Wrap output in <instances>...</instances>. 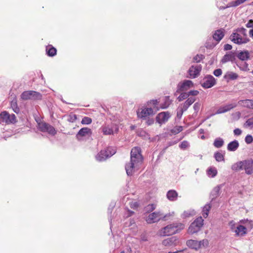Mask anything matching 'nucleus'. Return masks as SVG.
<instances>
[{
	"mask_svg": "<svg viewBox=\"0 0 253 253\" xmlns=\"http://www.w3.org/2000/svg\"><path fill=\"white\" fill-rule=\"evenodd\" d=\"M233 57L234 56L232 54H227L223 56L221 61L222 63H224L230 61H232Z\"/></svg>",
	"mask_w": 253,
	"mask_h": 253,
	"instance_id": "f704fd0d",
	"label": "nucleus"
},
{
	"mask_svg": "<svg viewBox=\"0 0 253 253\" xmlns=\"http://www.w3.org/2000/svg\"><path fill=\"white\" fill-rule=\"evenodd\" d=\"M184 227V225L182 223H173L162 228L158 231V234L162 237L170 236L179 232Z\"/></svg>",
	"mask_w": 253,
	"mask_h": 253,
	"instance_id": "f03ea898",
	"label": "nucleus"
},
{
	"mask_svg": "<svg viewBox=\"0 0 253 253\" xmlns=\"http://www.w3.org/2000/svg\"><path fill=\"white\" fill-rule=\"evenodd\" d=\"M42 97V95L40 93L33 90L25 91L21 95V99L24 100H40Z\"/></svg>",
	"mask_w": 253,
	"mask_h": 253,
	"instance_id": "20e7f679",
	"label": "nucleus"
},
{
	"mask_svg": "<svg viewBox=\"0 0 253 253\" xmlns=\"http://www.w3.org/2000/svg\"><path fill=\"white\" fill-rule=\"evenodd\" d=\"M233 133L235 135L239 136L242 134V131L241 129L237 128L234 130Z\"/></svg>",
	"mask_w": 253,
	"mask_h": 253,
	"instance_id": "603ef678",
	"label": "nucleus"
},
{
	"mask_svg": "<svg viewBox=\"0 0 253 253\" xmlns=\"http://www.w3.org/2000/svg\"><path fill=\"white\" fill-rule=\"evenodd\" d=\"M188 146H189L188 142L186 141H183V142H181V143L179 145V147L180 148H181L182 149H185L187 148L188 147Z\"/></svg>",
	"mask_w": 253,
	"mask_h": 253,
	"instance_id": "49530a36",
	"label": "nucleus"
},
{
	"mask_svg": "<svg viewBox=\"0 0 253 253\" xmlns=\"http://www.w3.org/2000/svg\"><path fill=\"white\" fill-rule=\"evenodd\" d=\"M220 190V186H217L213 188V189L211 192V195L212 197V199H214L219 196Z\"/></svg>",
	"mask_w": 253,
	"mask_h": 253,
	"instance_id": "72a5a7b5",
	"label": "nucleus"
},
{
	"mask_svg": "<svg viewBox=\"0 0 253 253\" xmlns=\"http://www.w3.org/2000/svg\"><path fill=\"white\" fill-rule=\"evenodd\" d=\"M250 54L248 51L239 52L237 54V57L242 61H245L249 58Z\"/></svg>",
	"mask_w": 253,
	"mask_h": 253,
	"instance_id": "a878e982",
	"label": "nucleus"
},
{
	"mask_svg": "<svg viewBox=\"0 0 253 253\" xmlns=\"http://www.w3.org/2000/svg\"><path fill=\"white\" fill-rule=\"evenodd\" d=\"M215 84V80L212 76L209 75L205 77L202 83V86L205 88L213 86Z\"/></svg>",
	"mask_w": 253,
	"mask_h": 253,
	"instance_id": "9d476101",
	"label": "nucleus"
},
{
	"mask_svg": "<svg viewBox=\"0 0 253 253\" xmlns=\"http://www.w3.org/2000/svg\"><path fill=\"white\" fill-rule=\"evenodd\" d=\"M193 83L190 80H185L178 84V90L180 91H186L193 86Z\"/></svg>",
	"mask_w": 253,
	"mask_h": 253,
	"instance_id": "f8f14e48",
	"label": "nucleus"
},
{
	"mask_svg": "<svg viewBox=\"0 0 253 253\" xmlns=\"http://www.w3.org/2000/svg\"><path fill=\"white\" fill-rule=\"evenodd\" d=\"M224 141L223 139L221 137H218L216 138L213 142V146L217 148H219L222 147V146L224 145Z\"/></svg>",
	"mask_w": 253,
	"mask_h": 253,
	"instance_id": "c756f323",
	"label": "nucleus"
},
{
	"mask_svg": "<svg viewBox=\"0 0 253 253\" xmlns=\"http://www.w3.org/2000/svg\"><path fill=\"white\" fill-rule=\"evenodd\" d=\"M237 104L235 103L227 104L223 106L226 112L230 111L232 109L236 107Z\"/></svg>",
	"mask_w": 253,
	"mask_h": 253,
	"instance_id": "58836bf2",
	"label": "nucleus"
},
{
	"mask_svg": "<svg viewBox=\"0 0 253 253\" xmlns=\"http://www.w3.org/2000/svg\"><path fill=\"white\" fill-rule=\"evenodd\" d=\"M202 59V55H197L194 58V60L196 62H199Z\"/></svg>",
	"mask_w": 253,
	"mask_h": 253,
	"instance_id": "13d9d810",
	"label": "nucleus"
},
{
	"mask_svg": "<svg viewBox=\"0 0 253 253\" xmlns=\"http://www.w3.org/2000/svg\"><path fill=\"white\" fill-rule=\"evenodd\" d=\"M77 119V116L75 114H71L69 116L68 121L70 122H74Z\"/></svg>",
	"mask_w": 253,
	"mask_h": 253,
	"instance_id": "3c124183",
	"label": "nucleus"
},
{
	"mask_svg": "<svg viewBox=\"0 0 253 253\" xmlns=\"http://www.w3.org/2000/svg\"><path fill=\"white\" fill-rule=\"evenodd\" d=\"M239 105L250 109H253V100L251 99H246L240 100L238 102Z\"/></svg>",
	"mask_w": 253,
	"mask_h": 253,
	"instance_id": "6ab92c4d",
	"label": "nucleus"
},
{
	"mask_svg": "<svg viewBox=\"0 0 253 253\" xmlns=\"http://www.w3.org/2000/svg\"><path fill=\"white\" fill-rule=\"evenodd\" d=\"M204 219L201 216L196 218L190 225L188 229V233L193 234L199 232L202 227Z\"/></svg>",
	"mask_w": 253,
	"mask_h": 253,
	"instance_id": "7ed1b4c3",
	"label": "nucleus"
},
{
	"mask_svg": "<svg viewBox=\"0 0 253 253\" xmlns=\"http://www.w3.org/2000/svg\"><path fill=\"white\" fill-rule=\"evenodd\" d=\"M224 36V33L222 30H216L213 35V38L217 42L220 41Z\"/></svg>",
	"mask_w": 253,
	"mask_h": 253,
	"instance_id": "bb28decb",
	"label": "nucleus"
},
{
	"mask_svg": "<svg viewBox=\"0 0 253 253\" xmlns=\"http://www.w3.org/2000/svg\"><path fill=\"white\" fill-rule=\"evenodd\" d=\"M245 141L247 144H251L253 142V137L250 134H248L245 137Z\"/></svg>",
	"mask_w": 253,
	"mask_h": 253,
	"instance_id": "79ce46f5",
	"label": "nucleus"
},
{
	"mask_svg": "<svg viewBox=\"0 0 253 253\" xmlns=\"http://www.w3.org/2000/svg\"><path fill=\"white\" fill-rule=\"evenodd\" d=\"M247 222H249L251 224V225L253 226L252 221H249L248 219H247V220H242L240 221V222L242 223H243V224H245Z\"/></svg>",
	"mask_w": 253,
	"mask_h": 253,
	"instance_id": "338daca9",
	"label": "nucleus"
},
{
	"mask_svg": "<svg viewBox=\"0 0 253 253\" xmlns=\"http://www.w3.org/2000/svg\"><path fill=\"white\" fill-rule=\"evenodd\" d=\"M237 236H244L247 233V228L243 225H239L235 230Z\"/></svg>",
	"mask_w": 253,
	"mask_h": 253,
	"instance_id": "393cba45",
	"label": "nucleus"
},
{
	"mask_svg": "<svg viewBox=\"0 0 253 253\" xmlns=\"http://www.w3.org/2000/svg\"><path fill=\"white\" fill-rule=\"evenodd\" d=\"M170 117V113L169 112H161L157 116V122L160 124L165 123L168 121Z\"/></svg>",
	"mask_w": 253,
	"mask_h": 253,
	"instance_id": "4468645a",
	"label": "nucleus"
},
{
	"mask_svg": "<svg viewBox=\"0 0 253 253\" xmlns=\"http://www.w3.org/2000/svg\"><path fill=\"white\" fill-rule=\"evenodd\" d=\"M46 51L48 55L49 56H53L56 54V48L51 45L46 46Z\"/></svg>",
	"mask_w": 253,
	"mask_h": 253,
	"instance_id": "7c9ffc66",
	"label": "nucleus"
},
{
	"mask_svg": "<svg viewBox=\"0 0 253 253\" xmlns=\"http://www.w3.org/2000/svg\"><path fill=\"white\" fill-rule=\"evenodd\" d=\"M178 244V239L174 236L167 238L162 242V244L165 246L172 247L175 246Z\"/></svg>",
	"mask_w": 253,
	"mask_h": 253,
	"instance_id": "2eb2a0df",
	"label": "nucleus"
},
{
	"mask_svg": "<svg viewBox=\"0 0 253 253\" xmlns=\"http://www.w3.org/2000/svg\"><path fill=\"white\" fill-rule=\"evenodd\" d=\"M16 122V116L14 114L10 115L6 111L2 112L0 114V124H14Z\"/></svg>",
	"mask_w": 253,
	"mask_h": 253,
	"instance_id": "39448f33",
	"label": "nucleus"
},
{
	"mask_svg": "<svg viewBox=\"0 0 253 253\" xmlns=\"http://www.w3.org/2000/svg\"><path fill=\"white\" fill-rule=\"evenodd\" d=\"M198 244V241L194 240H189L186 242V245L188 247L196 251L199 249Z\"/></svg>",
	"mask_w": 253,
	"mask_h": 253,
	"instance_id": "4be33fe9",
	"label": "nucleus"
},
{
	"mask_svg": "<svg viewBox=\"0 0 253 253\" xmlns=\"http://www.w3.org/2000/svg\"><path fill=\"white\" fill-rule=\"evenodd\" d=\"M92 134V131L90 128L88 127H83L81 128L77 134V137L79 136H90Z\"/></svg>",
	"mask_w": 253,
	"mask_h": 253,
	"instance_id": "a211bd4d",
	"label": "nucleus"
},
{
	"mask_svg": "<svg viewBox=\"0 0 253 253\" xmlns=\"http://www.w3.org/2000/svg\"><path fill=\"white\" fill-rule=\"evenodd\" d=\"M38 127L40 131L47 132L51 135H54L56 133L55 128L52 126L45 122L39 123Z\"/></svg>",
	"mask_w": 253,
	"mask_h": 253,
	"instance_id": "0eeeda50",
	"label": "nucleus"
},
{
	"mask_svg": "<svg viewBox=\"0 0 253 253\" xmlns=\"http://www.w3.org/2000/svg\"><path fill=\"white\" fill-rule=\"evenodd\" d=\"M224 107L223 106H222V107H220L216 111V112L215 113L216 114H222V113H225L226 111L225 110V109H224Z\"/></svg>",
	"mask_w": 253,
	"mask_h": 253,
	"instance_id": "4d7b16f0",
	"label": "nucleus"
},
{
	"mask_svg": "<svg viewBox=\"0 0 253 253\" xmlns=\"http://www.w3.org/2000/svg\"><path fill=\"white\" fill-rule=\"evenodd\" d=\"M154 120L153 119H149L146 121V123L148 126H150L153 124Z\"/></svg>",
	"mask_w": 253,
	"mask_h": 253,
	"instance_id": "0e129e2a",
	"label": "nucleus"
},
{
	"mask_svg": "<svg viewBox=\"0 0 253 253\" xmlns=\"http://www.w3.org/2000/svg\"><path fill=\"white\" fill-rule=\"evenodd\" d=\"M243 126L245 128L252 129L253 128V117L248 119Z\"/></svg>",
	"mask_w": 253,
	"mask_h": 253,
	"instance_id": "2f4dec72",
	"label": "nucleus"
},
{
	"mask_svg": "<svg viewBox=\"0 0 253 253\" xmlns=\"http://www.w3.org/2000/svg\"><path fill=\"white\" fill-rule=\"evenodd\" d=\"M199 92L198 90H191L187 92L188 97L190 95L192 96H197L199 94Z\"/></svg>",
	"mask_w": 253,
	"mask_h": 253,
	"instance_id": "8fccbe9b",
	"label": "nucleus"
},
{
	"mask_svg": "<svg viewBox=\"0 0 253 253\" xmlns=\"http://www.w3.org/2000/svg\"><path fill=\"white\" fill-rule=\"evenodd\" d=\"M140 240L145 242L148 240V236L145 233L142 234L140 236Z\"/></svg>",
	"mask_w": 253,
	"mask_h": 253,
	"instance_id": "6e6d98bb",
	"label": "nucleus"
},
{
	"mask_svg": "<svg viewBox=\"0 0 253 253\" xmlns=\"http://www.w3.org/2000/svg\"><path fill=\"white\" fill-rule=\"evenodd\" d=\"M158 103V101H157V100H153L149 102V103L152 104L154 106L157 105Z\"/></svg>",
	"mask_w": 253,
	"mask_h": 253,
	"instance_id": "e2e57ef3",
	"label": "nucleus"
},
{
	"mask_svg": "<svg viewBox=\"0 0 253 253\" xmlns=\"http://www.w3.org/2000/svg\"><path fill=\"white\" fill-rule=\"evenodd\" d=\"M192 215V214L190 211H184L183 213V216L184 217H189Z\"/></svg>",
	"mask_w": 253,
	"mask_h": 253,
	"instance_id": "680f3d73",
	"label": "nucleus"
},
{
	"mask_svg": "<svg viewBox=\"0 0 253 253\" xmlns=\"http://www.w3.org/2000/svg\"><path fill=\"white\" fill-rule=\"evenodd\" d=\"M178 194L174 190H169L167 194L168 199L171 201H174L177 199Z\"/></svg>",
	"mask_w": 253,
	"mask_h": 253,
	"instance_id": "5701e85b",
	"label": "nucleus"
},
{
	"mask_svg": "<svg viewBox=\"0 0 253 253\" xmlns=\"http://www.w3.org/2000/svg\"><path fill=\"white\" fill-rule=\"evenodd\" d=\"M230 39L234 43L237 44L246 43L249 41V40L246 38H242L241 35L237 33H233L230 36Z\"/></svg>",
	"mask_w": 253,
	"mask_h": 253,
	"instance_id": "ddd939ff",
	"label": "nucleus"
},
{
	"mask_svg": "<svg viewBox=\"0 0 253 253\" xmlns=\"http://www.w3.org/2000/svg\"><path fill=\"white\" fill-rule=\"evenodd\" d=\"M163 214L159 211H155L150 213L146 218V221L148 224L157 222L160 220Z\"/></svg>",
	"mask_w": 253,
	"mask_h": 253,
	"instance_id": "6e6552de",
	"label": "nucleus"
},
{
	"mask_svg": "<svg viewBox=\"0 0 253 253\" xmlns=\"http://www.w3.org/2000/svg\"><path fill=\"white\" fill-rule=\"evenodd\" d=\"M244 169L248 174L253 173V160L244 161Z\"/></svg>",
	"mask_w": 253,
	"mask_h": 253,
	"instance_id": "f3484780",
	"label": "nucleus"
},
{
	"mask_svg": "<svg viewBox=\"0 0 253 253\" xmlns=\"http://www.w3.org/2000/svg\"><path fill=\"white\" fill-rule=\"evenodd\" d=\"M201 104L199 102H196L194 104L193 108L195 112H198L200 108Z\"/></svg>",
	"mask_w": 253,
	"mask_h": 253,
	"instance_id": "09e8293b",
	"label": "nucleus"
},
{
	"mask_svg": "<svg viewBox=\"0 0 253 253\" xmlns=\"http://www.w3.org/2000/svg\"><path fill=\"white\" fill-rule=\"evenodd\" d=\"M154 114L153 110L151 108H141L137 112L138 117L143 119Z\"/></svg>",
	"mask_w": 253,
	"mask_h": 253,
	"instance_id": "1a4fd4ad",
	"label": "nucleus"
},
{
	"mask_svg": "<svg viewBox=\"0 0 253 253\" xmlns=\"http://www.w3.org/2000/svg\"><path fill=\"white\" fill-rule=\"evenodd\" d=\"M184 111H185L183 110L182 108L180 107V106H179L178 108V110H177V117L180 118L182 117V114Z\"/></svg>",
	"mask_w": 253,
	"mask_h": 253,
	"instance_id": "de8ad7c7",
	"label": "nucleus"
},
{
	"mask_svg": "<svg viewBox=\"0 0 253 253\" xmlns=\"http://www.w3.org/2000/svg\"><path fill=\"white\" fill-rule=\"evenodd\" d=\"M183 128L181 126H176L172 129V132L174 133H178L182 131Z\"/></svg>",
	"mask_w": 253,
	"mask_h": 253,
	"instance_id": "37998d69",
	"label": "nucleus"
},
{
	"mask_svg": "<svg viewBox=\"0 0 253 253\" xmlns=\"http://www.w3.org/2000/svg\"><path fill=\"white\" fill-rule=\"evenodd\" d=\"M143 162V157L141 154L140 148L135 147L131 149L130 159L126 163L125 169L127 175H132L137 170Z\"/></svg>",
	"mask_w": 253,
	"mask_h": 253,
	"instance_id": "f257e3e1",
	"label": "nucleus"
},
{
	"mask_svg": "<svg viewBox=\"0 0 253 253\" xmlns=\"http://www.w3.org/2000/svg\"><path fill=\"white\" fill-rule=\"evenodd\" d=\"M92 122V120L90 118L88 117H84L82 120V124L84 125H89Z\"/></svg>",
	"mask_w": 253,
	"mask_h": 253,
	"instance_id": "a19ab883",
	"label": "nucleus"
},
{
	"mask_svg": "<svg viewBox=\"0 0 253 253\" xmlns=\"http://www.w3.org/2000/svg\"><path fill=\"white\" fill-rule=\"evenodd\" d=\"M171 102L169 100V97H166L165 103L161 106V108L162 109H166L167 108L169 105H170Z\"/></svg>",
	"mask_w": 253,
	"mask_h": 253,
	"instance_id": "ea45409f",
	"label": "nucleus"
},
{
	"mask_svg": "<svg viewBox=\"0 0 253 253\" xmlns=\"http://www.w3.org/2000/svg\"><path fill=\"white\" fill-rule=\"evenodd\" d=\"M116 153L115 150L111 147L107 148L106 150H101L96 156L97 161L101 162L105 161L108 158L113 155Z\"/></svg>",
	"mask_w": 253,
	"mask_h": 253,
	"instance_id": "423d86ee",
	"label": "nucleus"
},
{
	"mask_svg": "<svg viewBox=\"0 0 253 253\" xmlns=\"http://www.w3.org/2000/svg\"><path fill=\"white\" fill-rule=\"evenodd\" d=\"M222 74V70L220 69H217L214 71L213 74L216 77L220 76Z\"/></svg>",
	"mask_w": 253,
	"mask_h": 253,
	"instance_id": "864d4df0",
	"label": "nucleus"
},
{
	"mask_svg": "<svg viewBox=\"0 0 253 253\" xmlns=\"http://www.w3.org/2000/svg\"><path fill=\"white\" fill-rule=\"evenodd\" d=\"M238 66L240 67V68L242 70L247 71V70H249L248 64L246 62L243 63L242 66H239V65H238Z\"/></svg>",
	"mask_w": 253,
	"mask_h": 253,
	"instance_id": "5fc2aeb1",
	"label": "nucleus"
},
{
	"mask_svg": "<svg viewBox=\"0 0 253 253\" xmlns=\"http://www.w3.org/2000/svg\"><path fill=\"white\" fill-rule=\"evenodd\" d=\"M214 158L216 161L221 162L224 161V155L220 152H216L214 155Z\"/></svg>",
	"mask_w": 253,
	"mask_h": 253,
	"instance_id": "4c0bfd02",
	"label": "nucleus"
},
{
	"mask_svg": "<svg viewBox=\"0 0 253 253\" xmlns=\"http://www.w3.org/2000/svg\"><path fill=\"white\" fill-rule=\"evenodd\" d=\"M185 249L181 250H177L174 252H169L168 253H182Z\"/></svg>",
	"mask_w": 253,
	"mask_h": 253,
	"instance_id": "69168bd1",
	"label": "nucleus"
},
{
	"mask_svg": "<svg viewBox=\"0 0 253 253\" xmlns=\"http://www.w3.org/2000/svg\"><path fill=\"white\" fill-rule=\"evenodd\" d=\"M232 45L229 44H226L224 46V49L225 50H228L232 49Z\"/></svg>",
	"mask_w": 253,
	"mask_h": 253,
	"instance_id": "052dcab7",
	"label": "nucleus"
},
{
	"mask_svg": "<svg viewBox=\"0 0 253 253\" xmlns=\"http://www.w3.org/2000/svg\"><path fill=\"white\" fill-rule=\"evenodd\" d=\"M198 243L199 249L201 248H206L209 246V241L207 239H203L201 241H198Z\"/></svg>",
	"mask_w": 253,
	"mask_h": 253,
	"instance_id": "c9c22d12",
	"label": "nucleus"
},
{
	"mask_svg": "<svg viewBox=\"0 0 253 253\" xmlns=\"http://www.w3.org/2000/svg\"><path fill=\"white\" fill-rule=\"evenodd\" d=\"M207 175L211 178L214 177L217 174V170L214 167H210L207 170Z\"/></svg>",
	"mask_w": 253,
	"mask_h": 253,
	"instance_id": "c85d7f7f",
	"label": "nucleus"
},
{
	"mask_svg": "<svg viewBox=\"0 0 253 253\" xmlns=\"http://www.w3.org/2000/svg\"><path fill=\"white\" fill-rule=\"evenodd\" d=\"M202 69V66L200 65L192 66L189 69L188 73L190 78H195L200 74Z\"/></svg>",
	"mask_w": 253,
	"mask_h": 253,
	"instance_id": "9b49d317",
	"label": "nucleus"
},
{
	"mask_svg": "<svg viewBox=\"0 0 253 253\" xmlns=\"http://www.w3.org/2000/svg\"><path fill=\"white\" fill-rule=\"evenodd\" d=\"M244 161H240L237 163L234 164L232 167L231 169L233 170L234 171H239L241 169H244Z\"/></svg>",
	"mask_w": 253,
	"mask_h": 253,
	"instance_id": "b1692460",
	"label": "nucleus"
},
{
	"mask_svg": "<svg viewBox=\"0 0 253 253\" xmlns=\"http://www.w3.org/2000/svg\"><path fill=\"white\" fill-rule=\"evenodd\" d=\"M239 147V143L237 140H234L229 142L227 147L229 151H235Z\"/></svg>",
	"mask_w": 253,
	"mask_h": 253,
	"instance_id": "aec40b11",
	"label": "nucleus"
},
{
	"mask_svg": "<svg viewBox=\"0 0 253 253\" xmlns=\"http://www.w3.org/2000/svg\"><path fill=\"white\" fill-rule=\"evenodd\" d=\"M211 209V205L209 204H206L203 209L202 215L204 218H207L209 215V212Z\"/></svg>",
	"mask_w": 253,
	"mask_h": 253,
	"instance_id": "473e14b6",
	"label": "nucleus"
},
{
	"mask_svg": "<svg viewBox=\"0 0 253 253\" xmlns=\"http://www.w3.org/2000/svg\"><path fill=\"white\" fill-rule=\"evenodd\" d=\"M118 128L116 126H104L102 128V131L105 135H110L113 134L114 132H117Z\"/></svg>",
	"mask_w": 253,
	"mask_h": 253,
	"instance_id": "dca6fc26",
	"label": "nucleus"
},
{
	"mask_svg": "<svg viewBox=\"0 0 253 253\" xmlns=\"http://www.w3.org/2000/svg\"><path fill=\"white\" fill-rule=\"evenodd\" d=\"M188 97V95L187 93H182L180 94V95L178 97L177 99L179 101H181L183 100L186 99Z\"/></svg>",
	"mask_w": 253,
	"mask_h": 253,
	"instance_id": "c03bdc74",
	"label": "nucleus"
},
{
	"mask_svg": "<svg viewBox=\"0 0 253 253\" xmlns=\"http://www.w3.org/2000/svg\"><path fill=\"white\" fill-rule=\"evenodd\" d=\"M155 208H156V206L154 205H153V204L149 205L145 208V211L147 212H150V211H152L155 210Z\"/></svg>",
	"mask_w": 253,
	"mask_h": 253,
	"instance_id": "a18cd8bd",
	"label": "nucleus"
},
{
	"mask_svg": "<svg viewBox=\"0 0 253 253\" xmlns=\"http://www.w3.org/2000/svg\"><path fill=\"white\" fill-rule=\"evenodd\" d=\"M238 75L233 72H227L224 75V78L226 80H234L238 78Z\"/></svg>",
	"mask_w": 253,
	"mask_h": 253,
	"instance_id": "cd10ccee",
	"label": "nucleus"
},
{
	"mask_svg": "<svg viewBox=\"0 0 253 253\" xmlns=\"http://www.w3.org/2000/svg\"><path fill=\"white\" fill-rule=\"evenodd\" d=\"M132 250L129 247H127L126 249V253H131Z\"/></svg>",
	"mask_w": 253,
	"mask_h": 253,
	"instance_id": "774afa93",
	"label": "nucleus"
},
{
	"mask_svg": "<svg viewBox=\"0 0 253 253\" xmlns=\"http://www.w3.org/2000/svg\"><path fill=\"white\" fill-rule=\"evenodd\" d=\"M196 99L193 97L188 98L186 101L180 106L182 108L183 111H186L190 106H191L195 101Z\"/></svg>",
	"mask_w": 253,
	"mask_h": 253,
	"instance_id": "412c9836",
	"label": "nucleus"
},
{
	"mask_svg": "<svg viewBox=\"0 0 253 253\" xmlns=\"http://www.w3.org/2000/svg\"><path fill=\"white\" fill-rule=\"evenodd\" d=\"M11 106L16 113H18L20 111L19 108L17 107V101L16 100H13L11 102Z\"/></svg>",
	"mask_w": 253,
	"mask_h": 253,
	"instance_id": "e433bc0d",
	"label": "nucleus"
},
{
	"mask_svg": "<svg viewBox=\"0 0 253 253\" xmlns=\"http://www.w3.org/2000/svg\"><path fill=\"white\" fill-rule=\"evenodd\" d=\"M246 27L248 28H253V20H250L246 24Z\"/></svg>",
	"mask_w": 253,
	"mask_h": 253,
	"instance_id": "bf43d9fd",
	"label": "nucleus"
}]
</instances>
